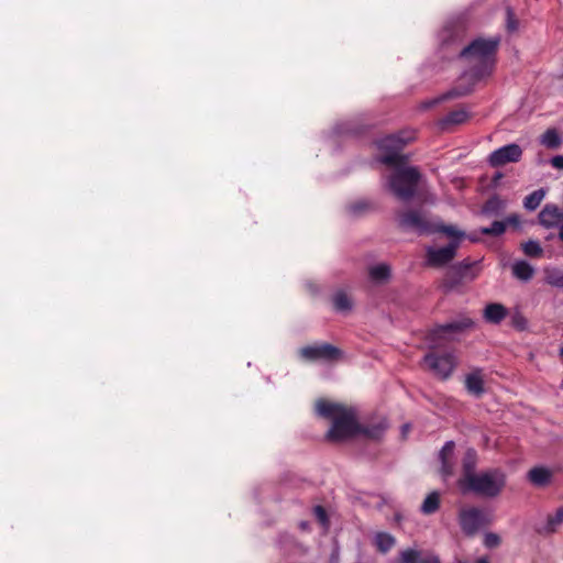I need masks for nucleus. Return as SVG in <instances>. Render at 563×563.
<instances>
[{
	"label": "nucleus",
	"instance_id": "obj_1",
	"mask_svg": "<svg viewBox=\"0 0 563 563\" xmlns=\"http://www.w3.org/2000/svg\"><path fill=\"white\" fill-rule=\"evenodd\" d=\"M498 44V37L477 38L462 49L460 55L470 63V69L463 74L462 79L475 84L489 77L495 67Z\"/></svg>",
	"mask_w": 563,
	"mask_h": 563
},
{
	"label": "nucleus",
	"instance_id": "obj_2",
	"mask_svg": "<svg viewBox=\"0 0 563 563\" xmlns=\"http://www.w3.org/2000/svg\"><path fill=\"white\" fill-rule=\"evenodd\" d=\"M316 412L332 421L327 438L340 442L357 434L361 429L353 408L320 399L316 402Z\"/></svg>",
	"mask_w": 563,
	"mask_h": 563
},
{
	"label": "nucleus",
	"instance_id": "obj_3",
	"mask_svg": "<svg viewBox=\"0 0 563 563\" xmlns=\"http://www.w3.org/2000/svg\"><path fill=\"white\" fill-rule=\"evenodd\" d=\"M457 485L463 493H474L482 497L495 498L501 494L506 486V474L499 468H490L476 475L461 477Z\"/></svg>",
	"mask_w": 563,
	"mask_h": 563
},
{
	"label": "nucleus",
	"instance_id": "obj_4",
	"mask_svg": "<svg viewBox=\"0 0 563 563\" xmlns=\"http://www.w3.org/2000/svg\"><path fill=\"white\" fill-rule=\"evenodd\" d=\"M395 172L389 178V188L393 194L401 199L409 200L413 197L421 179V175L416 167L395 165Z\"/></svg>",
	"mask_w": 563,
	"mask_h": 563
},
{
	"label": "nucleus",
	"instance_id": "obj_5",
	"mask_svg": "<svg viewBox=\"0 0 563 563\" xmlns=\"http://www.w3.org/2000/svg\"><path fill=\"white\" fill-rule=\"evenodd\" d=\"M413 139L412 134L404 136L402 134H393L378 141L379 150L386 154L379 158V162L386 165L395 166L404 163V157L399 155L401 148Z\"/></svg>",
	"mask_w": 563,
	"mask_h": 563
},
{
	"label": "nucleus",
	"instance_id": "obj_6",
	"mask_svg": "<svg viewBox=\"0 0 563 563\" xmlns=\"http://www.w3.org/2000/svg\"><path fill=\"white\" fill-rule=\"evenodd\" d=\"M423 362L434 376L442 379L448 378L456 366V357L450 352L443 354L428 353L423 357Z\"/></svg>",
	"mask_w": 563,
	"mask_h": 563
},
{
	"label": "nucleus",
	"instance_id": "obj_7",
	"mask_svg": "<svg viewBox=\"0 0 563 563\" xmlns=\"http://www.w3.org/2000/svg\"><path fill=\"white\" fill-rule=\"evenodd\" d=\"M459 521L464 533L475 534L484 525L487 523L485 514L476 508H464L459 514Z\"/></svg>",
	"mask_w": 563,
	"mask_h": 563
},
{
	"label": "nucleus",
	"instance_id": "obj_8",
	"mask_svg": "<svg viewBox=\"0 0 563 563\" xmlns=\"http://www.w3.org/2000/svg\"><path fill=\"white\" fill-rule=\"evenodd\" d=\"M521 156V147L518 144L511 143L492 152L488 162L492 166L498 167L508 163H516L520 161Z\"/></svg>",
	"mask_w": 563,
	"mask_h": 563
},
{
	"label": "nucleus",
	"instance_id": "obj_9",
	"mask_svg": "<svg viewBox=\"0 0 563 563\" xmlns=\"http://www.w3.org/2000/svg\"><path fill=\"white\" fill-rule=\"evenodd\" d=\"M459 247L457 241H451L449 245L443 247H428L427 249V263L430 266H443L451 262L455 254L456 250Z\"/></svg>",
	"mask_w": 563,
	"mask_h": 563
},
{
	"label": "nucleus",
	"instance_id": "obj_10",
	"mask_svg": "<svg viewBox=\"0 0 563 563\" xmlns=\"http://www.w3.org/2000/svg\"><path fill=\"white\" fill-rule=\"evenodd\" d=\"M300 355L307 360H338L341 352L331 344H316L302 347Z\"/></svg>",
	"mask_w": 563,
	"mask_h": 563
},
{
	"label": "nucleus",
	"instance_id": "obj_11",
	"mask_svg": "<svg viewBox=\"0 0 563 563\" xmlns=\"http://www.w3.org/2000/svg\"><path fill=\"white\" fill-rule=\"evenodd\" d=\"M539 222L547 229L558 228L560 231L563 227V209L555 205H545L539 213Z\"/></svg>",
	"mask_w": 563,
	"mask_h": 563
},
{
	"label": "nucleus",
	"instance_id": "obj_12",
	"mask_svg": "<svg viewBox=\"0 0 563 563\" xmlns=\"http://www.w3.org/2000/svg\"><path fill=\"white\" fill-rule=\"evenodd\" d=\"M399 221L404 228L415 230L419 233H427L431 231V225L427 221L424 214L417 211L402 214Z\"/></svg>",
	"mask_w": 563,
	"mask_h": 563
},
{
	"label": "nucleus",
	"instance_id": "obj_13",
	"mask_svg": "<svg viewBox=\"0 0 563 563\" xmlns=\"http://www.w3.org/2000/svg\"><path fill=\"white\" fill-rule=\"evenodd\" d=\"M508 316V309L498 302L488 303L483 311L485 321L499 324Z\"/></svg>",
	"mask_w": 563,
	"mask_h": 563
},
{
	"label": "nucleus",
	"instance_id": "obj_14",
	"mask_svg": "<svg viewBox=\"0 0 563 563\" xmlns=\"http://www.w3.org/2000/svg\"><path fill=\"white\" fill-rule=\"evenodd\" d=\"M455 444L453 441H448L439 453V459L441 461V473L443 477H448L452 475L453 464L452 457L454 453Z\"/></svg>",
	"mask_w": 563,
	"mask_h": 563
},
{
	"label": "nucleus",
	"instance_id": "obj_15",
	"mask_svg": "<svg viewBox=\"0 0 563 563\" xmlns=\"http://www.w3.org/2000/svg\"><path fill=\"white\" fill-rule=\"evenodd\" d=\"M528 479L538 487H544L552 482L553 472L544 466L533 467L528 473Z\"/></svg>",
	"mask_w": 563,
	"mask_h": 563
},
{
	"label": "nucleus",
	"instance_id": "obj_16",
	"mask_svg": "<svg viewBox=\"0 0 563 563\" xmlns=\"http://www.w3.org/2000/svg\"><path fill=\"white\" fill-rule=\"evenodd\" d=\"M518 224L519 218L517 216H510L505 221H495L490 227L482 228L481 233L498 236L506 231L507 225L517 227Z\"/></svg>",
	"mask_w": 563,
	"mask_h": 563
},
{
	"label": "nucleus",
	"instance_id": "obj_17",
	"mask_svg": "<svg viewBox=\"0 0 563 563\" xmlns=\"http://www.w3.org/2000/svg\"><path fill=\"white\" fill-rule=\"evenodd\" d=\"M474 325V322L470 318H463L460 321H454L446 323L444 325H441L439 329L435 330V334L439 336L446 335L452 332L462 331L468 328H472Z\"/></svg>",
	"mask_w": 563,
	"mask_h": 563
},
{
	"label": "nucleus",
	"instance_id": "obj_18",
	"mask_svg": "<svg viewBox=\"0 0 563 563\" xmlns=\"http://www.w3.org/2000/svg\"><path fill=\"white\" fill-rule=\"evenodd\" d=\"M369 278L376 284H383L390 278V266L386 263H379L369 267Z\"/></svg>",
	"mask_w": 563,
	"mask_h": 563
},
{
	"label": "nucleus",
	"instance_id": "obj_19",
	"mask_svg": "<svg viewBox=\"0 0 563 563\" xmlns=\"http://www.w3.org/2000/svg\"><path fill=\"white\" fill-rule=\"evenodd\" d=\"M465 387L468 393L479 396L484 391V380L479 371L473 372L465 378Z\"/></svg>",
	"mask_w": 563,
	"mask_h": 563
},
{
	"label": "nucleus",
	"instance_id": "obj_20",
	"mask_svg": "<svg viewBox=\"0 0 563 563\" xmlns=\"http://www.w3.org/2000/svg\"><path fill=\"white\" fill-rule=\"evenodd\" d=\"M512 274L516 278L528 282L534 274V268L526 261H517L512 264Z\"/></svg>",
	"mask_w": 563,
	"mask_h": 563
},
{
	"label": "nucleus",
	"instance_id": "obj_21",
	"mask_svg": "<svg viewBox=\"0 0 563 563\" xmlns=\"http://www.w3.org/2000/svg\"><path fill=\"white\" fill-rule=\"evenodd\" d=\"M373 542L382 553L388 552L396 543L395 538L387 532H377L373 538Z\"/></svg>",
	"mask_w": 563,
	"mask_h": 563
},
{
	"label": "nucleus",
	"instance_id": "obj_22",
	"mask_svg": "<svg viewBox=\"0 0 563 563\" xmlns=\"http://www.w3.org/2000/svg\"><path fill=\"white\" fill-rule=\"evenodd\" d=\"M477 464V453L473 449H468L463 457V476L468 477L476 475L475 467Z\"/></svg>",
	"mask_w": 563,
	"mask_h": 563
},
{
	"label": "nucleus",
	"instance_id": "obj_23",
	"mask_svg": "<svg viewBox=\"0 0 563 563\" xmlns=\"http://www.w3.org/2000/svg\"><path fill=\"white\" fill-rule=\"evenodd\" d=\"M540 143L545 147L553 150L561 145L562 139L556 130L549 129L541 135Z\"/></svg>",
	"mask_w": 563,
	"mask_h": 563
},
{
	"label": "nucleus",
	"instance_id": "obj_24",
	"mask_svg": "<svg viewBox=\"0 0 563 563\" xmlns=\"http://www.w3.org/2000/svg\"><path fill=\"white\" fill-rule=\"evenodd\" d=\"M440 506V494L438 492L430 493L421 505V511L424 515H431L439 509Z\"/></svg>",
	"mask_w": 563,
	"mask_h": 563
},
{
	"label": "nucleus",
	"instance_id": "obj_25",
	"mask_svg": "<svg viewBox=\"0 0 563 563\" xmlns=\"http://www.w3.org/2000/svg\"><path fill=\"white\" fill-rule=\"evenodd\" d=\"M333 305L336 311L346 312L352 309V300L343 290H339L333 296Z\"/></svg>",
	"mask_w": 563,
	"mask_h": 563
},
{
	"label": "nucleus",
	"instance_id": "obj_26",
	"mask_svg": "<svg viewBox=\"0 0 563 563\" xmlns=\"http://www.w3.org/2000/svg\"><path fill=\"white\" fill-rule=\"evenodd\" d=\"M545 194V190L541 188L528 195L523 201L525 208L529 211L536 210L544 199Z\"/></svg>",
	"mask_w": 563,
	"mask_h": 563
},
{
	"label": "nucleus",
	"instance_id": "obj_27",
	"mask_svg": "<svg viewBox=\"0 0 563 563\" xmlns=\"http://www.w3.org/2000/svg\"><path fill=\"white\" fill-rule=\"evenodd\" d=\"M468 119V113L464 109H460L449 113L444 119L441 120V125L443 128L450 124H461L464 123Z\"/></svg>",
	"mask_w": 563,
	"mask_h": 563
},
{
	"label": "nucleus",
	"instance_id": "obj_28",
	"mask_svg": "<svg viewBox=\"0 0 563 563\" xmlns=\"http://www.w3.org/2000/svg\"><path fill=\"white\" fill-rule=\"evenodd\" d=\"M545 280L554 287H563V271L558 268L548 269L545 272Z\"/></svg>",
	"mask_w": 563,
	"mask_h": 563
},
{
	"label": "nucleus",
	"instance_id": "obj_29",
	"mask_svg": "<svg viewBox=\"0 0 563 563\" xmlns=\"http://www.w3.org/2000/svg\"><path fill=\"white\" fill-rule=\"evenodd\" d=\"M401 563H422L421 553L416 549H406L399 553Z\"/></svg>",
	"mask_w": 563,
	"mask_h": 563
},
{
	"label": "nucleus",
	"instance_id": "obj_30",
	"mask_svg": "<svg viewBox=\"0 0 563 563\" xmlns=\"http://www.w3.org/2000/svg\"><path fill=\"white\" fill-rule=\"evenodd\" d=\"M522 250L526 255L531 257H540L543 253L542 247L540 246L539 242L530 240L522 244Z\"/></svg>",
	"mask_w": 563,
	"mask_h": 563
},
{
	"label": "nucleus",
	"instance_id": "obj_31",
	"mask_svg": "<svg viewBox=\"0 0 563 563\" xmlns=\"http://www.w3.org/2000/svg\"><path fill=\"white\" fill-rule=\"evenodd\" d=\"M510 323L515 329L520 331L526 330L528 325L526 317L518 309L510 313Z\"/></svg>",
	"mask_w": 563,
	"mask_h": 563
},
{
	"label": "nucleus",
	"instance_id": "obj_32",
	"mask_svg": "<svg viewBox=\"0 0 563 563\" xmlns=\"http://www.w3.org/2000/svg\"><path fill=\"white\" fill-rule=\"evenodd\" d=\"M505 207V203L504 201H501L499 198L497 197H494L492 199H489L486 205L483 207V213L485 214H492V213H497L499 212L501 209H504Z\"/></svg>",
	"mask_w": 563,
	"mask_h": 563
},
{
	"label": "nucleus",
	"instance_id": "obj_33",
	"mask_svg": "<svg viewBox=\"0 0 563 563\" xmlns=\"http://www.w3.org/2000/svg\"><path fill=\"white\" fill-rule=\"evenodd\" d=\"M563 522V507L559 508L554 515L548 519V526L551 530H555Z\"/></svg>",
	"mask_w": 563,
	"mask_h": 563
},
{
	"label": "nucleus",
	"instance_id": "obj_34",
	"mask_svg": "<svg viewBox=\"0 0 563 563\" xmlns=\"http://www.w3.org/2000/svg\"><path fill=\"white\" fill-rule=\"evenodd\" d=\"M448 236L452 238V241H457L460 243L461 239L464 236V233L459 231L455 227L444 225L440 229Z\"/></svg>",
	"mask_w": 563,
	"mask_h": 563
},
{
	"label": "nucleus",
	"instance_id": "obj_35",
	"mask_svg": "<svg viewBox=\"0 0 563 563\" xmlns=\"http://www.w3.org/2000/svg\"><path fill=\"white\" fill-rule=\"evenodd\" d=\"M500 541V537L496 533L488 532L484 536V545L488 549L497 548Z\"/></svg>",
	"mask_w": 563,
	"mask_h": 563
},
{
	"label": "nucleus",
	"instance_id": "obj_36",
	"mask_svg": "<svg viewBox=\"0 0 563 563\" xmlns=\"http://www.w3.org/2000/svg\"><path fill=\"white\" fill-rule=\"evenodd\" d=\"M313 514H314L316 518L318 519V521L321 523V526L327 529L329 521H328L327 512L323 509V507L316 506L313 508Z\"/></svg>",
	"mask_w": 563,
	"mask_h": 563
},
{
	"label": "nucleus",
	"instance_id": "obj_37",
	"mask_svg": "<svg viewBox=\"0 0 563 563\" xmlns=\"http://www.w3.org/2000/svg\"><path fill=\"white\" fill-rule=\"evenodd\" d=\"M386 429L385 424H379L377 427H374L372 429H366L364 433L373 439H378L383 434L384 430Z\"/></svg>",
	"mask_w": 563,
	"mask_h": 563
},
{
	"label": "nucleus",
	"instance_id": "obj_38",
	"mask_svg": "<svg viewBox=\"0 0 563 563\" xmlns=\"http://www.w3.org/2000/svg\"><path fill=\"white\" fill-rule=\"evenodd\" d=\"M507 29L510 32H514L518 29L517 20L515 19L514 12L510 9H507Z\"/></svg>",
	"mask_w": 563,
	"mask_h": 563
},
{
	"label": "nucleus",
	"instance_id": "obj_39",
	"mask_svg": "<svg viewBox=\"0 0 563 563\" xmlns=\"http://www.w3.org/2000/svg\"><path fill=\"white\" fill-rule=\"evenodd\" d=\"M551 165L556 168L563 170V156L556 155L551 158Z\"/></svg>",
	"mask_w": 563,
	"mask_h": 563
},
{
	"label": "nucleus",
	"instance_id": "obj_40",
	"mask_svg": "<svg viewBox=\"0 0 563 563\" xmlns=\"http://www.w3.org/2000/svg\"><path fill=\"white\" fill-rule=\"evenodd\" d=\"M422 563H440V560L437 555H431L426 560H422Z\"/></svg>",
	"mask_w": 563,
	"mask_h": 563
},
{
	"label": "nucleus",
	"instance_id": "obj_41",
	"mask_svg": "<svg viewBox=\"0 0 563 563\" xmlns=\"http://www.w3.org/2000/svg\"><path fill=\"white\" fill-rule=\"evenodd\" d=\"M409 430H410V424H404L402 429H401L402 435L406 437L407 433L409 432Z\"/></svg>",
	"mask_w": 563,
	"mask_h": 563
},
{
	"label": "nucleus",
	"instance_id": "obj_42",
	"mask_svg": "<svg viewBox=\"0 0 563 563\" xmlns=\"http://www.w3.org/2000/svg\"><path fill=\"white\" fill-rule=\"evenodd\" d=\"M476 563H489L487 558H481L476 561Z\"/></svg>",
	"mask_w": 563,
	"mask_h": 563
},
{
	"label": "nucleus",
	"instance_id": "obj_43",
	"mask_svg": "<svg viewBox=\"0 0 563 563\" xmlns=\"http://www.w3.org/2000/svg\"><path fill=\"white\" fill-rule=\"evenodd\" d=\"M559 238L560 240L563 242V227L561 228V230L559 231Z\"/></svg>",
	"mask_w": 563,
	"mask_h": 563
},
{
	"label": "nucleus",
	"instance_id": "obj_44",
	"mask_svg": "<svg viewBox=\"0 0 563 563\" xmlns=\"http://www.w3.org/2000/svg\"><path fill=\"white\" fill-rule=\"evenodd\" d=\"M471 266H472L471 264H464V263L460 264L461 268H470Z\"/></svg>",
	"mask_w": 563,
	"mask_h": 563
},
{
	"label": "nucleus",
	"instance_id": "obj_45",
	"mask_svg": "<svg viewBox=\"0 0 563 563\" xmlns=\"http://www.w3.org/2000/svg\"><path fill=\"white\" fill-rule=\"evenodd\" d=\"M560 354L563 356V346L560 349Z\"/></svg>",
	"mask_w": 563,
	"mask_h": 563
},
{
	"label": "nucleus",
	"instance_id": "obj_46",
	"mask_svg": "<svg viewBox=\"0 0 563 563\" xmlns=\"http://www.w3.org/2000/svg\"><path fill=\"white\" fill-rule=\"evenodd\" d=\"M301 528L306 529V523L305 522L301 523Z\"/></svg>",
	"mask_w": 563,
	"mask_h": 563
},
{
	"label": "nucleus",
	"instance_id": "obj_47",
	"mask_svg": "<svg viewBox=\"0 0 563 563\" xmlns=\"http://www.w3.org/2000/svg\"><path fill=\"white\" fill-rule=\"evenodd\" d=\"M460 563H464V562H460Z\"/></svg>",
	"mask_w": 563,
	"mask_h": 563
}]
</instances>
